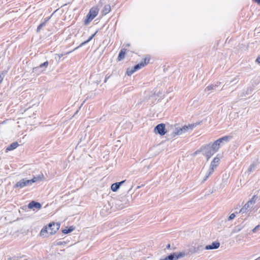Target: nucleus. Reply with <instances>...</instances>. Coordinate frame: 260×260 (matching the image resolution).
<instances>
[{"label":"nucleus","instance_id":"obj_1","mask_svg":"<svg viewBox=\"0 0 260 260\" xmlns=\"http://www.w3.org/2000/svg\"><path fill=\"white\" fill-rule=\"evenodd\" d=\"M44 178L43 174L38 176H34L31 179L28 180L26 178H23L17 182L14 185V188H22L25 186H29L32 185L33 183L40 181Z\"/></svg>","mask_w":260,"mask_h":260},{"label":"nucleus","instance_id":"obj_2","mask_svg":"<svg viewBox=\"0 0 260 260\" xmlns=\"http://www.w3.org/2000/svg\"><path fill=\"white\" fill-rule=\"evenodd\" d=\"M257 199V197L256 195L253 196V197L240 209L239 213H246L248 212H250L255 203Z\"/></svg>","mask_w":260,"mask_h":260},{"label":"nucleus","instance_id":"obj_3","mask_svg":"<svg viewBox=\"0 0 260 260\" xmlns=\"http://www.w3.org/2000/svg\"><path fill=\"white\" fill-rule=\"evenodd\" d=\"M99 9L97 6L92 7L88 12L84 21V24L88 25L98 14Z\"/></svg>","mask_w":260,"mask_h":260},{"label":"nucleus","instance_id":"obj_4","mask_svg":"<svg viewBox=\"0 0 260 260\" xmlns=\"http://www.w3.org/2000/svg\"><path fill=\"white\" fill-rule=\"evenodd\" d=\"M230 139L231 137L230 136H224L215 141L211 145H210V147L212 148V150H213L215 153L220 148L221 144L223 143L224 142L227 143Z\"/></svg>","mask_w":260,"mask_h":260},{"label":"nucleus","instance_id":"obj_5","mask_svg":"<svg viewBox=\"0 0 260 260\" xmlns=\"http://www.w3.org/2000/svg\"><path fill=\"white\" fill-rule=\"evenodd\" d=\"M194 127V125H184L182 127L176 128L173 132L174 135H180L189 130H192Z\"/></svg>","mask_w":260,"mask_h":260},{"label":"nucleus","instance_id":"obj_6","mask_svg":"<svg viewBox=\"0 0 260 260\" xmlns=\"http://www.w3.org/2000/svg\"><path fill=\"white\" fill-rule=\"evenodd\" d=\"M127 204L128 200L125 197H121V200H116L114 202L115 208L118 210L122 209Z\"/></svg>","mask_w":260,"mask_h":260},{"label":"nucleus","instance_id":"obj_7","mask_svg":"<svg viewBox=\"0 0 260 260\" xmlns=\"http://www.w3.org/2000/svg\"><path fill=\"white\" fill-rule=\"evenodd\" d=\"M212 149L210 145H206L202 148V153L207 157V160L215 153V152Z\"/></svg>","mask_w":260,"mask_h":260},{"label":"nucleus","instance_id":"obj_8","mask_svg":"<svg viewBox=\"0 0 260 260\" xmlns=\"http://www.w3.org/2000/svg\"><path fill=\"white\" fill-rule=\"evenodd\" d=\"M60 224L59 223H50L48 224V228L49 229V235H53L55 234L59 229Z\"/></svg>","mask_w":260,"mask_h":260},{"label":"nucleus","instance_id":"obj_9","mask_svg":"<svg viewBox=\"0 0 260 260\" xmlns=\"http://www.w3.org/2000/svg\"><path fill=\"white\" fill-rule=\"evenodd\" d=\"M154 131L155 134H158L161 136L164 135L166 133V132L165 131V124L164 123L158 124L154 128Z\"/></svg>","mask_w":260,"mask_h":260},{"label":"nucleus","instance_id":"obj_10","mask_svg":"<svg viewBox=\"0 0 260 260\" xmlns=\"http://www.w3.org/2000/svg\"><path fill=\"white\" fill-rule=\"evenodd\" d=\"M185 254L184 252H181L178 254L176 253H173L161 260H177L179 258L183 257L185 256Z\"/></svg>","mask_w":260,"mask_h":260},{"label":"nucleus","instance_id":"obj_11","mask_svg":"<svg viewBox=\"0 0 260 260\" xmlns=\"http://www.w3.org/2000/svg\"><path fill=\"white\" fill-rule=\"evenodd\" d=\"M150 60L149 57L145 58L140 63L134 66V71H137L142 68L144 67L145 65L147 64Z\"/></svg>","mask_w":260,"mask_h":260},{"label":"nucleus","instance_id":"obj_12","mask_svg":"<svg viewBox=\"0 0 260 260\" xmlns=\"http://www.w3.org/2000/svg\"><path fill=\"white\" fill-rule=\"evenodd\" d=\"M48 64H49L48 61H46L44 62V63L40 64L38 67L34 68V71L35 72H39L40 69L44 68V69H43L41 71H40V72H42L45 71V70L48 66Z\"/></svg>","mask_w":260,"mask_h":260},{"label":"nucleus","instance_id":"obj_13","mask_svg":"<svg viewBox=\"0 0 260 260\" xmlns=\"http://www.w3.org/2000/svg\"><path fill=\"white\" fill-rule=\"evenodd\" d=\"M41 207L42 205L40 203L35 201H31L29 203L28 205V208L33 209H34L35 208L40 209H41Z\"/></svg>","mask_w":260,"mask_h":260},{"label":"nucleus","instance_id":"obj_14","mask_svg":"<svg viewBox=\"0 0 260 260\" xmlns=\"http://www.w3.org/2000/svg\"><path fill=\"white\" fill-rule=\"evenodd\" d=\"M220 246V243L218 242H214L210 245H206L205 249H217Z\"/></svg>","mask_w":260,"mask_h":260},{"label":"nucleus","instance_id":"obj_15","mask_svg":"<svg viewBox=\"0 0 260 260\" xmlns=\"http://www.w3.org/2000/svg\"><path fill=\"white\" fill-rule=\"evenodd\" d=\"M40 235L41 236L44 237H48L50 235L49 233V229L47 226L43 228L41 230Z\"/></svg>","mask_w":260,"mask_h":260},{"label":"nucleus","instance_id":"obj_16","mask_svg":"<svg viewBox=\"0 0 260 260\" xmlns=\"http://www.w3.org/2000/svg\"><path fill=\"white\" fill-rule=\"evenodd\" d=\"M219 160V158H218V157H215L211 161L210 167L215 169L218 165Z\"/></svg>","mask_w":260,"mask_h":260},{"label":"nucleus","instance_id":"obj_17","mask_svg":"<svg viewBox=\"0 0 260 260\" xmlns=\"http://www.w3.org/2000/svg\"><path fill=\"white\" fill-rule=\"evenodd\" d=\"M96 33H97V31H96L94 34H93L92 35H91L87 41L82 42L79 46L75 48L74 49V50H77V49L79 48L80 47H82V46L85 45L86 44L88 43L89 41H90L92 39V38L95 36Z\"/></svg>","mask_w":260,"mask_h":260},{"label":"nucleus","instance_id":"obj_18","mask_svg":"<svg viewBox=\"0 0 260 260\" xmlns=\"http://www.w3.org/2000/svg\"><path fill=\"white\" fill-rule=\"evenodd\" d=\"M18 146L17 142H14L10 145L6 149V151H11L16 149Z\"/></svg>","mask_w":260,"mask_h":260},{"label":"nucleus","instance_id":"obj_19","mask_svg":"<svg viewBox=\"0 0 260 260\" xmlns=\"http://www.w3.org/2000/svg\"><path fill=\"white\" fill-rule=\"evenodd\" d=\"M214 168L211 167L210 166V168L207 172V174L205 175V177H204L203 181H205L207 179V178L213 173V172L214 171Z\"/></svg>","mask_w":260,"mask_h":260},{"label":"nucleus","instance_id":"obj_20","mask_svg":"<svg viewBox=\"0 0 260 260\" xmlns=\"http://www.w3.org/2000/svg\"><path fill=\"white\" fill-rule=\"evenodd\" d=\"M125 53H126V49H122L120 50V53H119V54L118 55V60L119 61H120L121 59L124 58V57L125 56Z\"/></svg>","mask_w":260,"mask_h":260},{"label":"nucleus","instance_id":"obj_21","mask_svg":"<svg viewBox=\"0 0 260 260\" xmlns=\"http://www.w3.org/2000/svg\"><path fill=\"white\" fill-rule=\"evenodd\" d=\"M110 10H111L110 6L109 5H106L104 6V7L102 10V13L104 15H106L109 12H110Z\"/></svg>","mask_w":260,"mask_h":260},{"label":"nucleus","instance_id":"obj_22","mask_svg":"<svg viewBox=\"0 0 260 260\" xmlns=\"http://www.w3.org/2000/svg\"><path fill=\"white\" fill-rule=\"evenodd\" d=\"M119 187V184L117 182L113 183L111 186V190L114 192L117 191Z\"/></svg>","mask_w":260,"mask_h":260},{"label":"nucleus","instance_id":"obj_23","mask_svg":"<svg viewBox=\"0 0 260 260\" xmlns=\"http://www.w3.org/2000/svg\"><path fill=\"white\" fill-rule=\"evenodd\" d=\"M49 20V18H47L45 20V21L42 23H41L37 28V32H39L41 29L45 25L46 22Z\"/></svg>","mask_w":260,"mask_h":260},{"label":"nucleus","instance_id":"obj_24","mask_svg":"<svg viewBox=\"0 0 260 260\" xmlns=\"http://www.w3.org/2000/svg\"><path fill=\"white\" fill-rule=\"evenodd\" d=\"M136 71H134V67L132 68H128L126 71V74L128 76H131Z\"/></svg>","mask_w":260,"mask_h":260},{"label":"nucleus","instance_id":"obj_25","mask_svg":"<svg viewBox=\"0 0 260 260\" xmlns=\"http://www.w3.org/2000/svg\"><path fill=\"white\" fill-rule=\"evenodd\" d=\"M216 87V85H210L206 87L205 89V91H208L211 90H214Z\"/></svg>","mask_w":260,"mask_h":260},{"label":"nucleus","instance_id":"obj_26","mask_svg":"<svg viewBox=\"0 0 260 260\" xmlns=\"http://www.w3.org/2000/svg\"><path fill=\"white\" fill-rule=\"evenodd\" d=\"M74 230V228H73L72 226H71L69 229H64V230H62V232L63 233V234H68L72 231H73V230Z\"/></svg>","mask_w":260,"mask_h":260},{"label":"nucleus","instance_id":"obj_27","mask_svg":"<svg viewBox=\"0 0 260 260\" xmlns=\"http://www.w3.org/2000/svg\"><path fill=\"white\" fill-rule=\"evenodd\" d=\"M74 51V50H73L72 51L66 52L64 54H63V53H61V54H55V56H57L58 57V58L60 59L62 56H63V55H66V54H69L71 53V52H72ZM55 58H56V57H55Z\"/></svg>","mask_w":260,"mask_h":260},{"label":"nucleus","instance_id":"obj_28","mask_svg":"<svg viewBox=\"0 0 260 260\" xmlns=\"http://www.w3.org/2000/svg\"><path fill=\"white\" fill-rule=\"evenodd\" d=\"M260 230V224L256 225L254 229H252V231L253 233H255L257 230Z\"/></svg>","mask_w":260,"mask_h":260},{"label":"nucleus","instance_id":"obj_29","mask_svg":"<svg viewBox=\"0 0 260 260\" xmlns=\"http://www.w3.org/2000/svg\"><path fill=\"white\" fill-rule=\"evenodd\" d=\"M241 230V228H240L239 226H237L235 228V229L233 231V232H234V233L238 232L240 231Z\"/></svg>","mask_w":260,"mask_h":260},{"label":"nucleus","instance_id":"obj_30","mask_svg":"<svg viewBox=\"0 0 260 260\" xmlns=\"http://www.w3.org/2000/svg\"><path fill=\"white\" fill-rule=\"evenodd\" d=\"M235 217V215L234 213L231 214L229 217V220H231L233 219Z\"/></svg>","mask_w":260,"mask_h":260},{"label":"nucleus","instance_id":"obj_31","mask_svg":"<svg viewBox=\"0 0 260 260\" xmlns=\"http://www.w3.org/2000/svg\"><path fill=\"white\" fill-rule=\"evenodd\" d=\"M126 181L125 180H123L121 182H117L118 184H119V186L120 187L122 184H123Z\"/></svg>","mask_w":260,"mask_h":260},{"label":"nucleus","instance_id":"obj_32","mask_svg":"<svg viewBox=\"0 0 260 260\" xmlns=\"http://www.w3.org/2000/svg\"><path fill=\"white\" fill-rule=\"evenodd\" d=\"M201 246H198L196 248L194 249V251L193 252H196L198 250L200 249V248L201 247Z\"/></svg>","mask_w":260,"mask_h":260},{"label":"nucleus","instance_id":"obj_33","mask_svg":"<svg viewBox=\"0 0 260 260\" xmlns=\"http://www.w3.org/2000/svg\"><path fill=\"white\" fill-rule=\"evenodd\" d=\"M256 62H257L258 63H260V56L257 58V59H256Z\"/></svg>","mask_w":260,"mask_h":260},{"label":"nucleus","instance_id":"obj_34","mask_svg":"<svg viewBox=\"0 0 260 260\" xmlns=\"http://www.w3.org/2000/svg\"><path fill=\"white\" fill-rule=\"evenodd\" d=\"M258 5H260V0H253Z\"/></svg>","mask_w":260,"mask_h":260},{"label":"nucleus","instance_id":"obj_35","mask_svg":"<svg viewBox=\"0 0 260 260\" xmlns=\"http://www.w3.org/2000/svg\"><path fill=\"white\" fill-rule=\"evenodd\" d=\"M253 166H252V165H251V166H250V167H249V169H248V171H251L252 170V168H253Z\"/></svg>","mask_w":260,"mask_h":260},{"label":"nucleus","instance_id":"obj_36","mask_svg":"<svg viewBox=\"0 0 260 260\" xmlns=\"http://www.w3.org/2000/svg\"><path fill=\"white\" fill-rule=\"evenodd\" d=\"M3 80V78L2 77L1 75H0V83L2 82Z\"/></svg>","mask_w":260,"mask_h":260},{"label":"nucleus","instance_id":"obj_37","mask_svg":"<svg viewBox=\"0 0 260 260\" xmlns=\"http://www.w3.org/2000/svg\"><path fill=\"white\" fill-rule=\"evenodd\" d=\"M62 242H57L56 245H61L62 244Z\"/></svg>","mask_w":260,"mask_h":260},{"label":"nucleus","instance_id":"obj_38","mask_svg":"<svg viewBox=\"0 0 260 260\" xmlns=\"http://www.w3.org/2000/svg\"><path fill=\"white\" fill-rule=\"evenodd\" d=\"M166 248H167V249H169V248H170V244H168V245H167V247H166Z\"/></svg>","mask_w":260,"mask_h":260},{"label":"nucleus","instance_id":"obj_39","mask_svg":"<svg viewBox=\"0 0 260 260\" xmlns=\"http://www.w3.org/2000/svg\"><path fill=\"white\" fill-rule=\"evenodd\" d=\"M107 82V79H106L105 80V82Z\"/></svg>","mask_w":260,"mask_h":260}]
</instances>
